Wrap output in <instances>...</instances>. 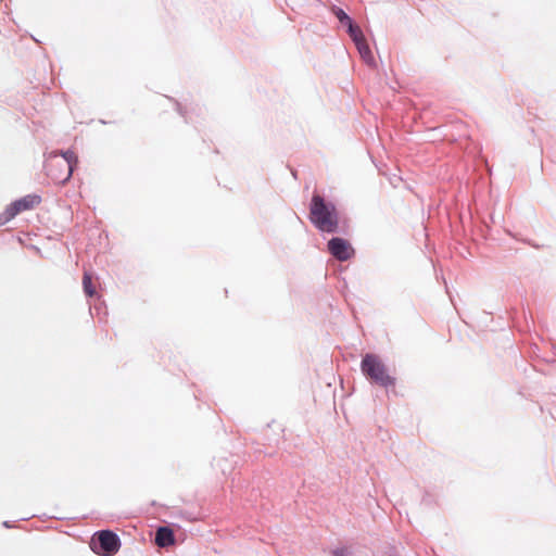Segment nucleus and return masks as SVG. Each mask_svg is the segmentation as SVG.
Here are the masks:
<instances>
[{
	"instance_id": "nucleus-1",
	"label": "nucleus",
	"mask_w": 556,
	"mask_h": 556,
	"mask_svg": "<svg viewBox=\"0 0 556 556\" xmlns=\"http://www.w3.org/2000/svg\"><path fill=\"white\" fill-rule=\"evenodd\" d=\"M309 222L320 232L336 233L339 229V214L334 203L314 193L309 203Z\"/></svg>"
},
{
	"instance_id": "nucleus-2",
	"label": "nucleus",
	"mask_w": 556,
	"mask_h": 556,
	"mask_svg": "<svg viewBox=\"0 0 556 556\" xmlns=\"http://www.w3.org/2000/svg\"><path fill=\"white\" fill-rule=\"evenodd\" d=\"M361 371L372 383L382 388H389L395 384V378L389 374L386 364L376 354L367 353L363 356Z\"/></svg>"
},
{
	"instance_id": "nucleus-3",
	"label": "nucleus",
	"mask_w": 556,
	"mask_h": 556,
	"mask_svg": "<svg viewBox=\"0 0 556 556\" xmlns=\"http://www.w3.org/2000/svg\"><path fill=\"white\" fill-rule=\"evenodd\" d=\"M90 549L99 556H114L121 548V539L112 530H99L90 539Z\"/></svg>"
},
{
	"instance_id": "nucleus-4",
	"label": "nucleus",
	"mask_w": 556,
	"mask_h": 556,
	"mask_svg": "<svg viewBox=\"0 0 556 556\" xmlns=\"http://www.w3.org/2000/svg\"><path fill=\"white\" fill-rule=\"evenodd\" d=\"M328 250L334 258L341 262L348 261L354 253L351 244L345 239L339 237L329 240Z\"/></svg>"
},
{
	"instance_id": "nucleus-5",
	"label": "nucleus",
	"mask_w": 556,
	"mask_h": 556,
	"mask_svg": "<svg viewBox=\"0 0 556 556\" xmlns=\"http://www.w3.org/2000/svg\"><path fill=\"white\" fill-rule=\"evenodd\" d=\"M41 202V197L37 193L26 194L20 199L12 201L9 206L17 216L20 213L34 208Z\"/></svg>"
},
{
	"instance_id": "nucleus-6",
	"label": "nucleus",
	"mask_w": 556,
	"mask_h": 556,
	"mask_svg": "<svg viewBox=\"0 0 556 556\" xmlns=\"http://www.w3.org/2000/svg\"><path fill=\"white\" fill-rule=\"evenodd\" d=\"M174 523L160 526L155 531L154 543L159 547H169L174 545Z\"/></svg>"
},
{
	"instance_id": "nucleus-7",
	"label": "nucleus",
	"mask_w": 556,
	"mask_h": 556,
	"mask_svg": "<svg viewBox=\"0 0 556 556\" xmlns=\"http://www.w3.org/2000/svg\"><path fill=\"white\" fill-rule=\"evenodd\" d=\"M351 38H352L353 42L355 43L362 59L368 65H374L375 59H374V55L371 53L369 46L366 42L363 31L361 30L356 36L354 35Z\"/></svg>"
},
{
	"instance_id": "nucleus-8",
	"label": "nucleus",
	"mask_w": 556,
	"mask_h": 556,
	"mask_svg": "<svg viewBox=\"0 0 556 556\" xmlns=\"http://www.w3.org/2000/svg\"><path fill=\"white\" fill-rule=\"evenodd\" d=\"M332 13L339 20L340 24L346 27L350 37L354 35L356 36L362 30L359 26L354 24L353 20L343 11V9L334 7L332 9Z\"/></svg>"
},
{
	"instance_id": "nucleus-9",
	"label": "nucleus",
	"mask_w": 556,
	"mask_h": 556,
	"mask_svg": "<svg viewBox=\"0 0 556 556\" xmlns=\"http://www.w3.org/2000/svg\"><path fill=\"white\" fill-rule=\"evenodd\" d=\"M58 154L64 159L68 166L67 176L63 180V184H65L72 178L75 169L78 167L79 159L72 149L61 150Z\"/></svg>"
},
{
	"instance_id": "nucleus-10",
	"label": "nucleus",
	"mask_w": 556,
	"mask_h": 556,
	"mask_svg": "<svg viewBox=\"0 0 556 556\" xmlns=\"http://www.w3.org/2000/svg\"><path fill=\"white\" fill-rule=\"evenodd\" d=\"M83 289L87 298H92L97 294L91 276L88 273H85L83 277Z\"/></svg>"
},
{
	"instance_id": "nucleus-11",
	"label": "nucleus",
	"mask_w": 556,
	"mask_h": 556,
	"mask_svg": "<svg viewBox=\"0 0 556 556\" xmlns=\"http://www.w3.org/2000/svg\"><path fill=\"white\" fill-rule=\"evenodd\" d=\"M15 217V214L11 210L9 205L4 208L2 213H0V227L4 226L9 222H11Z\"/></svg>"
},
{
	"instance_id": "nucleus-12",
	"label": "nucleus",
	"mask_w": 556,
	"mask_h": 556,
	"mask_svg": "<svg viewBox=\"0 0 556 556\" xmlns=\"http://www.w3.org/2000/svg\"><path fill=\"white\" fill-rule=\"evenodd\" d=\"M332 556H350V551L346 547H340L332 551Z\"/></svg>"
},
{
	"instance_id": "nucleus-13",
	"label": "nucleus",
	"mask_w": 556,
	"mask_h": 556,
	"mask_svg": "<svg viewBox=\"0 0 556 556\" xmlns=\"http://www.w3.org/2000/svg\"><path fill=\"white\" fill-rule=\"evenodd\" d=\"M2 526L4 528H7V529L13 528V523L11 521H8V520L3 521Z\"/></svg>"
},
{
	"instance_id": "nucleus-14",
	"label": "nucleus",
	"mask_w": 556,
	"mask_h": 556,
	"mask_svg": "<svg viewBox=\"0 0 556 556\" xmlns=\"http://www.w3.org/2000/svg\"><path fill=\"white\" fill-rule=\"evenodd\" d=\"M99 122H100L101 124H108V122H106V121H104V119H100Z\"/></svg>"
},
{
	"instance_id": "nucleus-15",
	"label": "nucleus",
	"mask_w": 556,
	"mask_h": 556,
	"mask_svg": "<svg viewBox=\"0 0 556 556\" xmlns=\"http://www.w3.org/2000/svg\"><path fill=\"white\" fill-rule=\"evenodd\" d=\"M175 110L179 111V105L177 103H176Z\"/></svg>"
}]
</instances>
